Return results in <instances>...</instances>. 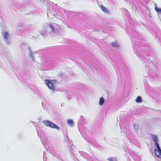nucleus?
I'll return each mask as SVG.
<instances>
[{
  "label": "nucleus",
  "mask_w": 161,
  "mask_h": 161,
  "mask_svg": "<svg viewBox=\"0 0 161 161\" xmlns=\"http://www.w3.org/2000/svg\"><path fill=\"white\" fill-rule=\"evenodd\" d=\"M42 123L47 127L56 129L58 130L60 129V128L58 126L50 121L44 120L42 121Z\"/></svg>",
  "instance_id": "nucleus-1"
},
{
  "label": "nucleus",
  "mask_w": 161,
  "mask_h": 161,
  "mask_svg": "<svg viewBox=\"0 0 161 161\" xmlns=\"http://www.w3.org/2000/svg\"><path fill=\"white\" fill-rule=\"evenodd\" d=\"M154 145L157 149L154 150V153L157 157L161 158V149L158 144V141L154 142Z\"/></svg>",
  "instance_id": "nucleus-2"
},
{
  "label": "nucleus",
  "mask_w": 161,
  "mask_h": 161,
  "mask_svg": "<svg viewBox=\"0 0 161 161\" xmlns=\"http://www.w3.org/2000/svg\"><path fill=\"white\" fill-rule=\"evenodd\" d=\"M45 82L47 84L48 88L52 91L54 92L55 90V87L54 84L55 83L54 80H48L47 79L45 80Z\"/></svg>",
  "instance_id": "nucleus-3"
},
{
  "label": "nucleus",
  "mask_w": 161,
  "mask_h": 161,
  "mask_svg": "<svg viewBox=\"0 0 161 161\" xmlns=\"http://www.w3.org/2000/svg\"><path fill=\"white\" fill-rule=\"evenodd\" d=\"M3 36L6 44L8 45H9L11 43V41L8 37V32H4Z\"/></svg>",
  "instance_id": "nucleus-4"
},
{
  "label": "nucleus",
  "mask_w": 161,
  "mask_h": 161,
  "mask_svg": "<svg viewBox=\"0 0 161 161\" xmlns=\"http://www.w3.org/2000/svg\"><path fill=\"white\" fill-rule=\"evenodd\" d=\"M51 153L53 155L63 161V160L62 158V157L60 155L61 153L60 151H54L52 153Z\"/></svg>",
  "instance_id": "nucleus-5"
},
{
  "label": "nucleus",
  "mask_w": 161,
  "mask_h": 161,
  "mask_svg": "<svg viewBox=\"0 0 161 161\" xmlns=\"http://www.w3.org/2000/svg\"><path fill=\"white\" fill-rule=\"evenodd\" d=\"M85 119L83 116H80V119L78 121V124L79 126H82L85 124Z\"/></svg>",
  "instance_id": "nucleus-6"
},
{
  "label": "nucleus",
  "mask_w": 161,
  "mask_h": 161,
  "mask_svg": "<svg viewBox=\"0 0 161 161\" xmlns=\"http://www.w3.org/2000/svg\"><path fill=\"white\" fill-rule=\"evenodd\" d=\"M150 136L154 142L158 141V137L156 135L151 134Z\"/></svg>",
  "instance_id": "nucleus-7"
},
{
  "label": "nucleus",
  "mask_w": 161,
  "mask_h": 161,
  "mask_svg": "<svg viewBox=\"0 0 161 161\" xmlns=\"http://www.w3.org/2000/svg\"><path fill=\"white\" fill-rule=\"evenodd\" d=\"M155 9L156 12L158 14H161V8L158 7L157 4L155 3L154 5Z\"/></svg>",
  "instance_id": "nucleus-8"
},
{
  "label": "nucleus",
  "mask_w": 161,
  "mask_h": 161,
  "mask_svg": "<svg viewBox=\"0 0 161 161\" xmlns=\"http://www.w3.org/2000/svg\"><path fill=\"white\" fill-rule=\"evenodd\" d=\"M47 15L48 17L50 19L53 18V17L55 16V14L53 12L51 11H48L47 12Z\"/></svg>",
  "instance_id": "nucleus-9"
},
{
  "label": "nucleus",
  "mask_w": 161,
  "mask_h": 161,
  "mask_svg": "<svg viewBox=\"0 0 161 161\" xmlns=\"http://www.w3.org/2000/svg\"><path fill=\"white\" fill-rule=\"evenodd\" d=\"M67 123L71 127H73L74 125V123L72 119H68L67 120Z\"/></svg>",
  "instance_id": "nucleus-10"
},
{
  "label": "nucleus",
  "mask_w": 161,
  "mask_h": 161,
  "mask_svg": "<svg viewBox=\"0 0 161 161\" xmlns=\"http://www.w3.org/2000/svg\"><path fill=\"white\" fill-rule=\"evenodd\" d=\"M28 49L30 52V56L31 58L33 60V61H34V57L33 55V53H32L31 48L30 47H28Z\"/></svg>",
  "instance_id": "nucleus-11"
},
{
  "label": "nucleus",
  "mask_w": 161,
  "mask_h": 161,
  "mask_svg": "<svg viewBox=\"0 0 161 161\" xmlns=\"http://www.w3.org/2000/svg\"><path fill=\"white\" fill-rule=\"evenodd\" d=\"M135 101L137 103H141L142 101L141 97L140 96H138L135 100Z\"/></svg>",
  "instance_id": "nucleus-12"
},
{
  "label": "nucleus",
  "mask_w": 161,
  "mask_h": 161,
  "mask_svg": "<svg viewBox=\"0 0 161 161\" xmlns=\"http://www.w3.org/2000/svg\"><path fill=\"white\" fill-rule=\"evenodd\" d=\"M49 27L51 31L53 32H56V30L54 28V26L52 24H49Z\"/></svg>",
  "instance_id": "nucleus-13"
},
{
  "label": "nucleus",
  "mask_w": 161,
  "mask_h": 161,
  "mask_svg": "<svg viewBox=\"0 0 161 161\" xmlns=\"http://www.w3.org/2000/svg\"><path fill=\"white\" fill-rule=\"evenodd\" d=\"M105 100L104 98L101 97L100 98L99 101V104L100 105H102L104 103Z\"/></svg>",
  "instance_id": "nucleus-14"
},
{
  "label": "nucleus",
  "mask_w": 161,
  "mask_h": 161,
  "mask_svg": "<svg viewBox=\"0 0 161 161\" xmlns=\"http://www.w3.org/2000/svg\"><path fill=\"white\" fill-rule=\"evenodd\" d=\"M135 161H141L140 158L136 155H132Z\"/></svg>",
  "instance_id": "nucleus-15"
},
{
  "label": "nucleus",
  "mask_w": 161,
  "mask_h": 161,
  "mask_svg": "<svg viewBox=\"0 0 161 161\" xmlns=\"http://www.w3.org/2000/svg\"><path fill=\"white\" fill-rule=\"evenodd\" d=\"M101 8L102 10L104 12H106L107 13H109V11L107 9L104 7L103 5H101Z\"/></svg>",
  "instance_id": "nucleus-16"
},
{
  "label": "nucleus",
  "mask_w": 161,
  "mask_h": 161,
  "mask_svg": "<svg viewBox=\"0 0 161 161\" xmlns=\"http://www.w3.org/2000/svg\"><path fill=\"white\" fill-rule=\"evenodd\" d=\"M112 45L113 47H118L119 46V44L117 42H114L112 44Z\"/></svg>",
  "instance_id": "nucleus-17"
},
{
  "label": "nucleus",
  "mask_w": 161,
  "mask_h": 161,
  "mask_svg": "<svg viewBox=\"0 0 161 161\" xmlns=\"http://www.w3.org/2000/svg\"><path fill=\"white\" fill-rule=\"evenodd\" d=\"M108 159L110 161H116L115 158L113 157H109L108 158Z\"/></svg>",
  "instance_id": "nucleus-18"
},
{
  "label": "nucleus",
  "mask_w": 161,
  "mask_h": 161,
  "mask_svg": "<svg viewBox=\"0 0 161 161\" xmlns=\"http://www.w3.org/2000/svg\"><path fill=\"white\" fill-rule=\"evenodd\" d=\"M134 127L135 130H137L139 127L138 125L137 124H135L134 125Z\"/></svg>",
  "instance_id": "nucleus-19"
},
{
  "label": "nucleus",
  "mask_w": 161,
  "mask_h": 161,
  "mask_svg": "<svg viewBox=\"0 0 161 161\" xmlns=\"http://www.w3.org/2000/svg\"><path fill=\"white\" fill-rule=\"evenodd\" d=\"M80 154L81 156H83V157L84 158L86 156L87 153H85L84 152H83L80 153Z\"/></svg>",
  "instance_id": "nucleus-20"
},
{
  "label": "nucleus",
  "mask_w": 161,
  "mask_h": 161,
  "mask_svg": "<svg viewBox=\"0 0 161 161\" xmlns=\"http://www.w3.org/2000/svg\"><path fill=\"white\" fill-rule=\"evenodd\" d=\"M40 33L42 35L44 36L46 35V33L45 31H40Z\"/></svg>",
  "instance_id": "nucleus-21"
},
{
  "label": "nucleus",
  "mask_w": 161,
  "mask_h": 161,
  "mask_svg": "<svg viewBox=\"0 0 161 161\" xmlns=\"http://www.w3.org/2000/svg\"><path fill=\"white\" fill-rule=\"evenodd\" d=\"M63 75V73L62 72H60L58 74V76H61Z\"/></svg>",
  "instance_id": "nucleus-22"
},
{
  "label": "nucleus",
  "mask_w": 161,
  "mask_h": 161,
  "mask_svg": "<svg viewBox=\"0 0 161 161\" xmlns=\"http://www.w3.org/2000/svg\"><path fill=\"white\" fill-rule=\"evenodd\" d=\"M71 148L72 149H74V148L75 147V146L74 145H73V144H72V145L71 146Z\"/></svg>",
  "instance_id": "nucleus-23"
},
{
  "label": "nucleus",
  "mask_w": 161,
  "mask_h": 161,
  "mask_svg": "<svg viewBox=\"0 0 161 161\" xmlns=\"http://www.w3.org/2000/svg\"><path fill=\"white\" fill-rule=\"evenodd\" d=\"M68 141L69 142V143L71 145V143H70V142L69 140V138H68Z\"/></svg>",
  "instance_id": "nucleus-24"
},
{
  "label": "nucleus",
  "mask_w": 161,
  "mask_h": 161,
  "mask_svg": "<svg viewBox=\"0 0 161 161\" xmlns=\"http://www.w3.org/2000/svg\"><path fill=\"white\" fill-rule=\"evenodd\" d=\"M44 153H45L44 152V154H43V159H44V157L45 156V154H44Z\"/></svg>",
  "instance_id": "nucleus-25"
},
{
  "label": "nucleus",
  "mask_w": 161,
  "mask_h": 161,
  "mask_svg": "<svg viewBox=\"0 0 161 161\" xmlns=\"http://www.w3.org/2000/svg\"><path fill=\"white\" fill-rule=\"evenodd\" d=\"M37 133H38L37 132ZM38 135L39 136V134H38Z\"/></svg>",
  "instance_id": "nucleus-26"
}]
</instances>
